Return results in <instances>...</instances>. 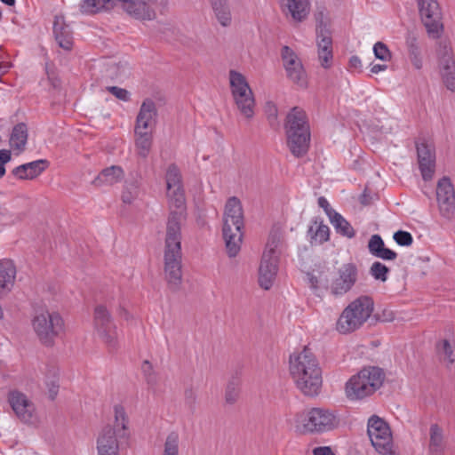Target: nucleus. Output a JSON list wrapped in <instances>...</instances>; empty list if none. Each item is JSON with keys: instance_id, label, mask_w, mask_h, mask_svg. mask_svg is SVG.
Returning a JSON list of instances; mask_svg holds the SVG:
<instances>
[{"instance_id": "obj_1", "label": "nucleus", "mask_w": 455, "mask_h": 455, "mask_svg": "<svg viewBox=\"0 0 455 455\" xmlns=\"http://www.w3.org/2000/svg\"><path fill=\"white\" fill-rule=\"evenodd\" d=\"M168 196L171 212L166 224L164 274L169 288L177 291L182 281L181 223L187 216L183 188H172Z\"/></svg>"}, {"instance_id": "obj_2", "label": "nucleus", "mask_w": 455, "mask_h": 455, "mask_svg": "<svg viewBox=\"0 0 455 455\" xmlns=\"http://www.w3.org/2000/svg\"><path fill=\"white\" fill-rule=\"evenodd\" d=\"M290 371L297 387L305 395L319 394L323 383L322 370L308 347H305L299 353L290 356Z\"/></svg>"}, {"instance_id": "obj_3", "label": "nucleus", "mask_w": 455, "mask_h": 455, "mask_svg": "<svg viewBox=\"0 0 455 455\" xmlns=\"http://www.w3.org/2000/svg\"><path fill=\"white\" fill-rule=\"evenodd\" d=\"M287 146L295 157L304 156L310 146V126L306 112L293 107L286 116L283 124Z\"/></svg>"}, {"instance_id": "obj_4", "label": "nucleus", "mask_w": 455, "mask_h": 455, "mask_svg": "<svg viewBox=\"0 0 455 455\" xmlns=\"http://www.w3.org/2000/svg\"><path fill=\"white\" fill-rule=\"evenodd\" d=\"M243 228V211L241 201L232 196L228 199L223 214V238L229 257L240 251Z\"/></svg>"}, {"instance_id": "obj_5", "label": "nucleus", "mask_w": 455, "mask_h": 455, "mask_svg": "<svg viewBox=\"0 0 455 455\" xmlns=\"http://www.w3.org/2000/svg\"><path fill=\"white\" fill-rule=\"evenodd\" d=\"M384 379L385 373L381 368L365 367L347 381L346 395L349 400H360L369 396L382 386Z\"/></svg>"}, {"instance_id": "obj_6", "label": "nucleus", "mask_w": 455, "mask_h": 455, "mask_svg": "<svg viewBox=\"0 0 455 455\" xmlns=\"http://www.w3.org/2000/svg\"><path fill=\"white\" fill-rule=\"evenodd\" d=\"M373 308L374 301L371 297H358L343 310L337 322V330L340 333H349L359 329L369 319Z\"/></svg>"}, {"instance_id": "obj_7", "label": "nucleus", "mask_w": 455, "mask_h": 455, "mask_svg": "<svg viewBox=\"0 0 455 455\" xmlns=\"http://www.w3.org/2000/svg\"><path fill=\"white\" fill-rule=\"evenodd\" d=\"M296 427L303 434H320L335 428L338 424L336 416L323 408H311L302 411L295 416Z\"/></svg>"}, {"instance_id": "obj_8", "label": "nucleus", "mask_w": 455, "mask_h": 455, "mask_svg": "<svg viewBox=\"0 0 455 455\" xmlns=\"http://www.w3.org/2000/svg\"><path fill=\"white\" fill-rule=\"evenodd\" d=\"M32 325L39 340L46 347H52L56 338L64 332V321L58 312L43 311L37 314Z\"/></svg>"}, {"instance_id": "obj_9", "label": "nucleus", "mask_w": 455, "mask_h": 455, "mask_svg": "<svg viewBox=\"0 0 455 455\" xmlns=\"http://www.w3.org/2000/svg\"><path fill=\"white\" fill-rule=\"evenodd\" d=\"M229 80L237 108L244 117L251 119L254 115L255 100L249 84L244 76L235 70L229 71Z\"/></svg>"}, {"instance_id": "obj_10", "label": "nucleus", "mask_w": 455, "mask_h": 455, "mask_svg": "<svg viewBox=\"0 0 455 455\" xmlns=\"http://www.w3.org/2000/svg\"><path fill=\"white\" fill-rule=\"evenodd\" d=\"M93 325L98 336L106 344L108 350L116 351L118 348L117 330L110 312L104 305L95 307Z\"/></svg>"}, {"instance_id": "obj_11", "label": "nucleus", "mask_w": 455, "mask_h": 455, "mask_svg": "<svg viewBox=\"0 0 455 455\" xmlns=\"http://www.w3.org/2000/svg\"><path fill=\"white\" fill-rule=\"evenodd\" d=\"M422 23L433 38H439L443 33L442 11L436 0H416Z\"/></svg>"}, {"instance_id": "obj_12", "label": "nucleus", "mask_w": 455, "mask_h": 455, "mask_svg": "<svg viewBox=\"0 0 455 455\" xmlns=\"http://www.w3.org/2000/svg\"><path fill=\"white\" fill-rule=\"evenodd\" d=\"M367 433L375 450L380 454H387L392 448V434L388 424L381 418L373 415L368 420Z\"/></svg>"}, {"instance_id": "obj_13", "label": "nucleus", "mask_w": 455, "mask_h": 455, "mask_svg": "<svg viewBox=\"0 0 455 455\" xmlns=\"http://www.w3.org/2000/svg\"><path fill=\"white\" fill-rule=\"evenodd\" d=\"M419 169L425 181L431 180L435 171V147L433 141L419 138L415 141Z\"/></svg>"}, {"instance_id": "obj_14", "label": "nucleus", "mask_w": 455, "mask_h": 455, "mask_svg": "<svg viewBox=\"0 0 455 455\" xmlns=\"http://www.w3.org/2000/svg\"><path fill=\"white\" fill-rule=\"evenodd\" d=\"M281 56L287 77L299 87H307V74L301 60L295 52L289 46L285 45L282 48Z\"/></svg>"}, {"instance_id": "obj_15", "label": "nucleus", "mask_w": 455, "mask_h": 455, "mask_svg": "<svg viewBox=\"0 0 455 455\" xmlns=\"http://www.w3.org/2000/svg\"><path fill=\"white\" fill-rule=\"evenodd\" d=\"M358 279V268L354 263L343 264L338 270V276L331 284V292L335 296L347 293Z\"/></svg>"}, {"instance_id": "obj_16", "label": "nucleus", "mask_w": 455, "mask_h": 455, "mask_svg": "<svg viewBox=\"0 0 455 455\" xmlns=\"http://www.w3.org/2000/svg\"><path fill=\"white\" fill-rule=\"evenodd\" d=\"M436 199L440 213L446 219H451L455 213V191L448 177H443L436 186Z\"/></svg>"}, {"instance_id": "obj_17", "label": "nucleus", "mask_w": 455, "mask_h": 455, "mask_svg": "<svg viewBox=\"0 0 455 455\" xmlns=\"http://www.w3.org/2000/svg\"><path fill=\"white\" fill-rule=\"evenodd\" d=\"M9 403L16 416L24 423L33 424L36 420L33 403L22 393L12 391L9 394Z\"/></svg>"}, {"instance_id": "obj_18", "label": "nucleus", "mask_w": 455, "mask_h": 455, "mask_svg": "<svg viewBox=\"0 0 455 455\" xmlns=\"http://www.w3.org/2000/svg\"><path fill=\"white\" fill-rule=\"evenodd\" d=\"M114 414V425H108L103 428H109L111 431H113V436L116 437L121 444H125V446H129L131 439L129 418L124 406H122L121 404L115 405Z\"/></svg>"}, {"instance_id": "obj_19", "label": "nucleus", "mask_w": 455, "mask_h": 455, "mask_svg": "<svg viewBox=\"0 0 455 455\" xmlns=\"http://www.w3.org/2000/svg\"><path fill=\"white\" fill-rule=\"evenodd\" d=\"M317 35V47H318V58L321 62V66L324 68H328L331 66L332 62V39L330 32L325 27L322 25L316 28Z\"/></svg>"}, {"instance_id": "obj_20", "label": "nucleus", "mask_w": 455, "mask_h": 455, "mask_svg": "<svg viewBox=\"0 0 455 455\" xmlns=\"http://www.w3.org/2000/svg\"><path fill=\"white\" fill-rule=\"evenodd\" d=\"M278 270V259L271 258L269 253H263L259 268V283L265 290L270 289Z\"/></svg>"}, {"instance_id": "obj_21", "label": "nucleus", "mask_w": 455, "mask_h": 455, "mask_svg": "<svg viewBox=\"0 0 455 455\" xmlns=\"http://www.w3.org/2000/svg\"><path fill=\"white\" fill-rule=\"evenodd\" d=\"M124 445L113 436V431L109 428H102L97 438L98 455H119V449Z\"/></svg>"}, {"instance_id": "obj_22", "label": "nucleus", "mask_w": 455, "mask_h": 455, "mask_svg": "<svg viewBox=\"0 0 455 455\" xmlns=\"http://www.w3.org/2000/svg\"><path fill=\"white\" fill-rule=\"evenodd\" d=\"M157 117V109L156 103L151 99H146L140 108L136 117L135 129L148 130L151 128Z\"/></svg>"}, {"instance_id": "obj_23", "label": "nucleus", "mask_w": 455, "mask_h": 455, "mask_svg": "<svg viewBox=\"0 0 455 455\" xmlns=\"http://www.w3.org/2000/svg\"><path fill=\"white\" fill-rule=\"evenodd\" d=\"M49 166L45 159H39L15 167L12 173L19 180H33L39 176Z\"/></svg>"}, {"instance_id": "obj_24", "label": "nucleus", "mask_w": 455, "mask_h": 455, "mask_svg": "<svg viewBox=\"0 0 455 455\" xmlns=\"http://www.w3.org/2000/svg\"><path fill=\"white\" fill-rule=\"evenodd\" d=\"M16 267L12 260H0V298L5 296L14 285Z\"/></svg>"}, {"instance_id": "obj_25", "label": "nucleus", "mask_w": 455, "mask_h": 455, "mask_svg": "<svg viewBox=\"0 0 455 455\" xmlns=\"http://www.w3.org/2000/svg\"><path fill=\"white\" fill-rule=\"evenodd\" d=\"M283 13L291 15L295 21H302L309 13L306 0H277Z\"/></svg>"}, {"instance_id": "obj_26", "label": "nucleus", "mask_w": 455, "mask_h": 455, "mask_svg": "<svg viewBox=\"0 0 455 455\" xmlns=\"http://www.w3.org/2000/svg\"><path fill=\"white\" fill-rule=\"evenodd\" d=\"M53 34L60 47L70 50L73 45V32L64 18L56 16L53 23Z\"/></svg>"}, {"instance_id": "obj_27", "label": "nucleus", "mask_w": 455, "mask_h": 455, "mask_svg": "<svg viewBox=\"0 0 455 455\" xmlns=\"http://www.w3.org/2000/svg\"><path fill=\"white\" fill-rule=\"evenodd\" d=\"M367 247L372 256L383 260H394L397 258V253L387 248L382 237L378 234L371 236Z\"/></svg>"}, {"instance_id": "obj_28", "label": "nucleus", "mask_w": 455, "mask_h": 455, "mask_svg": "<svg viewBox=\"0 0 455 455\" xmlns=\"http://www.w3.org/2000/svg\"><path fill=\"white\" fill-rule=\"evenodd\" d=\"M124 177V170L118 165L103 169L92 180L95 187L111 186L119 182Z\"/></svg>"}, {"instance_id": "obj_29", "label": "nucleus", "mask_w": 455, "mask_h": 455, "mask_svg": "<svg viewBox=\"0 0 455 455\" xmlns=\"http://www.w3.org/2000/svg\"><path fill=\"white\" fill-rule=\"evenodd\" d=\"M140 180L139 173H131V177L125 180L124 188L122 193V201L124 204H131L139 196L140 194Z\"/></svg>"}, {"instance_id": "obj_30", "label": "nucleus", "mask_w": 455, "mask_h": 455, "mask_svg": "<svg viewBox=\"0 0 455 455\" xmlns=\"http://www.w3.org/2000/svg\"><path fill=\"white\" fill-rule=\"evenodd\" d=\"M313 224L314 225L310 226L307 230V235L309 236L310 243L322 244L328 241L330 237L329 227L324 225L322 220L318 221L317 219L313 220Z\"/></svg>"}, {"instance_id": "obj_31", "label": "nucleus", "mask_w": 455, "mask_h": 455, "mask_svg": "<svg viewBox=\"0 0 455 455\" xmlns=\"http://www.w3.org/2000/svg\"><path fill=\"white\" fill-rule=\"evenodd\" d=\"M212 12L223 27H228L231 23V11L228 0H208Z\"/></svg>"}, {"instance_id": "obj_32", "label": "nucleus", "mask_w": 455, "mask_h": 455, "mask_svg": "<svg viewBox=\"0 0 455 455\" xmlns=\"http://www.w3.org/2000/svg\"><path fill=\"white\" fill-rule=\"evenodd\" d=\"M28 126L25 123H19L12 128L10 136V145L12 148L23 151L28 141Z\"/></svg>"}, {"instance_id": "obj_33", "label": "nucleus", "mask_w": 455, "mask_h": 455, "mask_svg": "<svg viewBox=\"0 0 455 455\" xmlns=\"http://www.w3.org/2000/svg\"><path fill=\"white\" fill-rule=\"evenodd\" d=\"M445 446L443 428L438 424H432L429 428V452L441 453Z\"/></svg>"}, {"instance_id": "obj_34", "label": "nucleus", "mask_w": 455, "mask_h": 455, "mask_svg": "<svg viewBox=\"0 0 455 455\" xmlns=\"http://www.w3.org/2000/svg\"><path fill=\"white\" fill-rule=\"evenodd\" d=\"M134 132L136 135L135 145L138 150V155L142 158H146L151 149L152 146V133L148 130H140L134 129Z\"/></svg>"}, {"instance_id": "obj_35", "label": "nucleus", "mask_w": 455, "mask_h": 455, "mask_svg": "<svg viewBox=\"0 0 455 455\" xmlns=\"http://www.w3.org/2000/svg\"><path fill=\"white\" fill-rule=\"evenodd\" d=\"M330 221L338 234L347 238H353L355 236V229L350 225V223L339 212L331 216Z\"/></svg>"}, {"instance_id": "obj_36", "label": "nucleus", "mask_w": 455, "mask_h": 455, "mask_svg": "<svg viewBox=\"0 0 455 455\" xmlns=\"http://www.w3.org/2000/svg\"><path fill=\"white\" fill-rule=\"evenodd\" d=\"M283 245V236L277 230L271 231L266 245V250L263 253H269L271 258L278 259L281 253V247Z\"/></svg>"}, {"instance_id": "obj_37", "label": "nucleus", "mask_w": 455, "mask_h": 455, "mask_svg": "<svg viewBox=\"0 0 455 455\" xmlns=\"http://www.w3.org/2000/svg\"><path fill=\"white\" fill-rule=\"evenodd\" d=\"M440 72L455 68V60L450 47L446 44L440 45L438 50Z\"/></svg>"}, {"instance_id": "obj_38", "label": "nucleus", "mask_w": 455, "mask_h": 455, "mask_svg": "<svg viewBox=\"0 0 455 455\" xmlns=\"http://www.w3.org/2000/svg\"><path fill=\"white\" fill-rule=\"evenodd\" d=\"M165 178L168 191H171L172 188L182 187L181 174L180 169L175 164L169 165Z\"/></svg>"}, {"instance_id": "obj_39", "label": "nucleus", "mask_w": 455, "mask_h": 455, "mask_svg": "<svg viewBox=\"0 0 455 455\" xmlns=\"http://www.w3.org/2000/svg\"><path fill=\"white\" fill-rule=\"evenodd\" d=\"M407 46L411 64L416 69H420L422 68V60L417 39L415 37L409 38L407 40Z\"/></svg>"}, {"instance_id": "obj_40", "label": "nucleus", "mask_w": 455, "mask_h": 455, "mask_svg": "<svg viewBox=\"0 0 455 455\" xmlns=\"http://www.w3.org/2000/svg\"><path fill=\"white\" fill-rule=\"evenodd\" d=\"M240 379L238 377H233L229 382L228 383V386L226 387L225 391V400L226 403L228 404H234L239 396L240 393Z\"/></svg>"}, {"instance_id": "obj_41", "label": "nucleus", "mask_w": 455, "mask_h": 455, "mask_svg": "<svg viewBox=\"0 0 455 455\" xmlns=\"http://www.w3.org/2000/svg\"><path fill=\"white\" fill-rule=\"evenodd\" d=\"M390 269L380 261H374L369 269V274L377 281L386 282Z\"/></svg>"}, {"instance_id": "obj_42", "label": "nucleus", "mask_w": 455, "mask_h": 455, "mask_svg": "<svg viewBox=\"0 0 455 455\" xmlns=\"http://www.w3.org/2000/svg\"><path fill=\"white\" fill-rule=\"evenodd\" d=\"M436 349L438 354L443 356V361H446L449 364H452L455 362V354L447 339H443L442 342L438 343Z\"/></svg>"}, {"instance_id": "obj_43", "label": "nucleus", "mask_w": 455, "mask_h": 455, "mask_svg": "<svg viewBox=\"0 0 455 455\" xmlns=\"http://www.w3.org/2000/svg\"><path fill=\"white\" fill-rule=\"evenodd\" d=\"M178 453L179 435L176 432H172L166 437L163 455H178Z\"/></svg>"}, {"instance_id": "obj_44", "label": "nucleus", "mask_w": 455, "mask_h": 455, "mask_svg": "<svg viewBox=\"0 0 455 455\" xmlns=\"http://www.w3.org/2000/svg\"><path fill=\"white\" fill-rule=\"evenodd\" d=\"M373 52L377 59L388 61L391 60L392 54L387 46L382 42H377L373 46Z\"/></svg>"}, {"instance_id": "obj_45", "label": "nucleus", "mask_w": 455, "mask_h": 455, "mask_svg": "<svg viewBox=\"0 0 455 455\" xmlns=\"http://www.w3.org/2000/svg\"><path fill=\"white\" fill-rule=\"evenodd\" d=\"M393 239L400 246H410L413 243V237L410 232L398 230L394 233Z\"/></svg>"}, {"instance_id": "obj_46", "label": "nucleus", "mask_w": 455, "mask_h": 455, "mask_svg": "<svg viewBox=\"0 0 455 455\" xmlns=\"http://www.w3.org/2000/svg\"><path fill=\"white\" fill-rule=\"evenodd\" d=\"M197 395L196 391L192 387L185 389L184 392V402L188 409L193 413L196 410V403Z\"/></svg>"}, {"instance_id": "obj_47", "label": "nucleus", "mask_w": 455, "mask_h": 455, "mask_svg": "<svg viewBox=\"0 0 455 455\" xmlns=\"http://www.w3.org/2000/svg\"><path fill=\"white\" fill-rule=\"evenodd\" d=\"M106 90L120 100L127 102L131 99V94L126 89L118 86H108Z\"/></svg>"}, {"instance_id": "obj_48", "label": "nucleus", "mask_w": 455, "mask_h": 455, "mask_svg": "<svg viewBox=\"0 0 455 455\" xmlns=\"http://www.w3.org/2000/svg\"><path fill=\"white\" fill-rule=\"evenodd\" d=\"M442 79L446 88L451 92H455V68L441 72Z\"/></svg>"}, {"instance_id": "obj_49", "label": "nucleus", "mask_w": 455, "mask_h": 455, "mask_svg": "<svg viewBox=\"0 0 455 455\" xmlns=\"http://www.w3.org/2000/svg\"><path fill=\"white\" fill-rule=\"evenodd\" d=\"M267 119L271 126L277 125V108L274 104H268L267 107Z\"/></svg>"}, {"instance_id": "obj_50", "label": "nucleus", "mask_w": 455, "mask_h": 455, "mask_svg": "<svg viewBox=\"0 0 455 455\" xmlns=\"http://www.w3.org/2000/svg\"><path fill=\"white\" fill-rule=\"evenodd\" d=\"M318 205H319V207L323 209L324 212L326 213V215L329 217L330 220H331V216L337 213V212L334 211L330 206L329 202L327 201V199L324 196H320L318 198Z\"/></svg>"}, {"instance_id": "obj_51", "label": "nucleus", "mask_w": 455, "mask_h": 455, "mask_svg": "<svg viewBox=\"0 0 455 455\" xmlns=\"http://www.w3.org/2000/svg\"><path fill=\"white\" fill-rule=\"evenodd\" d=\"M145 380H146L147 384L148 385L149 389L155 391L156 384H157V376H156V372L146 376Z\"/></svg>"}, {"instance_id": "obj_52", "label": "nucleus", "mask_w": 455, "mask_h": 455, "mask_svg": "<svg viewBox=\"0 0 455 455\" xmlns=\"http://www.w3.org/2000/svg\"><path fill=\"white\" fill-rule=\"evenodd\" d=\"M313 455H335L328 446L316 447L313 450Z\"/></svg>"}, {"instance_id": "obj_53", "label": "nucleus", "mask_w": 455, "mask_h": 455, "mask_svg": "<svg viewBox=\"0 0 455 455\" xmlns=\"http://www.w3.org/2000/svg\"><path fill=\"white\" fill-rule=\"evenodd\" d=\"M12 159V153L7 149H0V164L4 165Z\"/></svg>"}, {"instance_id": "obj_54", "label": "nucleus", "mask_w": 455, "mask_h": 455, "mask_svg": "<svg viewBox=\"0 0 455 455\" xmlns=\"http://www.w3.org/2000/svg\"><path fill=\"white\" fill-rule=\"evenodd\" d=\"M141 370H142V373L144 375V378L149 374H152L155 372L154 369H153V366L151 364V363L148 361V360H145L143 363H142V365H141Z\"/></svg>"}, {"instance_id": "obj_55", "label": "nucleus", "mask_w": 455, "mask_h": 455, "mask_svg": "<svg viewBox=\"0 0 455 455\" xmlns=\"http://www.w3.org/2000/svg\"><path fill=\"white\" fill-rule=\"evenodd\" d=\"M48 386H49V395H50V398L52 400H53L56 397L57 394H58L59 384H58L57 381L52 380V381H51L50 384H48Z\"/></svg>"}, {"instance_id": "obj_56", "label": "nucleus", "mask_w": 455, "mask_h": 455, "mask_svg": "<svg viewBox=\"0 0 455 455\" xmlns=\"http://www.w3.org/2000/svg\"><path fill=\"white\" fill-rule=\"evenodd\" d=\"M349 67L352 68L359 69L362 67V61L359 57L354 55L349 59Z\"/></svg>"}, {"instance_id": "obj_57", "label": "nucleus", "mask_w": 455, "mask_h": 455, "mask_svg": "<svg viewBox=\"0 0 455 455\" xmlns=\"http://www.w3.org/2000/svg\"><path fill=\"white\" fill-rule=\"evenodd\" d=\"M371 202V196L368 193L367 189H364L363 193L360 196V203L363 205H368Z\"/></svg>"}, {"instance_id": "obj_58", "label": "nucleus", "mask_w": 455, "mask_h": 455, "mask_svg": "<svg viewBox=\"0 0 455 455\" xmlns=\"http://www.w3.org/2000/svg\"><path fill=\"white\" fill-rule=\"evenodd\" d=\"M387 65H382V64H375L371 67V72L373 73V74H377L380 71H384L387 69Z\"/></svg>"}, {"instance_id": "obj_59", "label": "nucleus", "mask_w": 455, "mask_h": 455, "mask_svg": "<svg viewBox=\"0 0 455 455\" xmlns=\"http://www.w3.org/2000/svg\"><path fill=\"white\" fill-rule=\"evenodd\" d=\"M10 68L9 63L0 61V76L7 73Z\"/></svg>"}, {"instance_id": "obj_60", "label": "nucleus", "mask_w": 455, "mask_h": 455, "mask_svg": "<svg viewBox=\"0 0 455 455\" xmlns=\"http://www.w3.org/2000/svg\"><path fill=\"white\" fill-rule=\"evenodd\" d=\"M309 282H310L311 286H312L313 288H315V287L317 286L318 280H317V278H316L315 276L311 275V276L309 277Z\"/></svg>"}, {"instance_id": "obj_61", "label": "nucleus", "mask_w": 455, "mask_h": 455, "mask_svg": "<svg viewBox=\"0 0 455 455\" xmlns=\"http://www.w3.org/2000/svg\"><path fill=\"white\" fill-rule=\"evenodd\" d=\"M0 1L9 6H12L15 4V0H0Z\"/></svg>"}, {"instance_id": "obj_62", "label": "nucleus", "mask_w": 455, "mask_h": 455, "mask_svg": "<svg viewBox=\"0 0 455 455\" xmlns=\"http://www.w3.org/2000/svg\"><path fill=\"white\" fill-rule=\"evenodd\" d=\"M5 174V167L3 164H0V179Z\"/></svg>"}, {"instance_id": "obj_63", "label": "nucleus", "mask_w": 455, "mask_h": 455, "mask_svg": "<svg viewBox=\"0 0 455 455\" xmlns=\"http://www.w3.org/2000/svg\"><path fill=\"white\" fill-rule=\"evenodd\" d=\"M123 314H124V316L127 319L128 313L124 308H121V310H120V315H122Z\"/></svg>"}, {"instance_id": "obj_64", "label": "nucleus", "mask_w": 455, "mask_h": 455, "mask_svg": "<svg viewBox=\"0 0 455 455\" xmlns=\"http://www.w3.org/2000/svg\"><path fill=\"white\" fill-rule=\"evenodd\" d=\"M387 454H389V455H395V453L392 452V449L390 450V451Z\"/></svg>"}]
</instances>
